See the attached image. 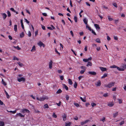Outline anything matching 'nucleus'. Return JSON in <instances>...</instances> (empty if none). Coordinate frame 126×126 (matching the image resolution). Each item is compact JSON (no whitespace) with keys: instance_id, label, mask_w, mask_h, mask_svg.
I'll return each mask as SVG.
<instances>
[{"instance_id":"f257e3e1","label":"nucleus","mask_w":126,"mask_h":126,"mask_svg":"<svg viewBox=\"0 0 126 126\" xmlns=\"http://www.w3.org/2000/svg\"><path fill=\"white\" fill-rule=\"evenodd\" d=\"M114 82H112L109 83L108 84H105L104 85V86L106 87L110 88L112 86L114 85Z\"/></svg>"},{"instance_id":"f03ea898","label":"nucleus","mask_w":126,"mask_h":126,"mask_svg":"<svg viewBox=\"0 0 126 126\" xmlns=\"http://www.w3.org/2000/svg\"><path fill=\"white\" fill-rule=\"evenodd\" d=\"M48 99V98L47 96H43L39 98V101H43L45 99Z\"/></svg>"},{"instance_id":"7ed1b4c3","label":"nucleus","mask_w":126,"mask_h":126,"mask_svg":"<svg viewBox=\"0 0 126 126\" xmlns=\"http://www.w3.org/2000/svg\"><path fill=\"white\" fill-rule=\"evenodd\" d=\"M20 112L22 113H24L26 112L28 113H29L30 112V111L26 109H22Z\"/></svg>"},{"instance_id":"20e7f679","label":"nucleus","mask_w":126,"mask_h":126,"mask_svg":"<svg viewBox=\"0 0 126 126\" xmlns=\"http://www.w3.org/2000/svg\"><path fill=\"white\" fill-rule=\"evenodd\" d=\"M37 45L39 46L40 47H41L43 46L44 47H45V45L41 41H40L37 43Z\"/></svg>"},{"instance_id":"39448f33","label":"nucleus","mask_w":126,"mask_h":126,"mask_svg":"<svg viewBox=\"0 0 126 126\" xmlns=\"http://www.w3.org/2000/svg\"><path fill=\"white\" fill-rule=\"evenodd\" d=\"M17 80L19 82H20L22 81H25V80L24 78V77H21L19 78L18 77H17Z\"/></svg>"},{"instance_id":"423d86ee","label":"nucleus","mask_w":126,"mask_h":126,"mask_svg":"<svg viewBox=\"0 0 126 126\" xmlns=\"http://www.w3.org/2000/svg\"><path fill=\"white\" fill-rule=\"evenodd\" d=\"M114 103L113 102H109L107 103V105L110 107H112L114 105Z\"/></svg>"},{"instance_id":"0eeeda50","label":"nucleus","mask_w":126,"mask_h":126,"mask_svg":"<svg viewBox=\"0 0 126 126\" xmlns=\"http://www.w3.org/2000/svg\"><path fill=\"white\" fill-rule=\"evenodd\" d=\"M53 62L51 60H50L49 63V68L51 69L52 68Z\"/></svg>"},{"instance_id":"6e6552de","label":"nucleus","mask_w":126,"mask_h":126,"mask_svg":"<svg viewBox=\"0 0 126 126\" xmlns=\"http://www.w3.org/2000/svg\"><path fill=\"white\" fill-rule=\"evenodd\" d=\"M88 73L90 74L93 75H95L96 74V72L94 71H89Z\"/></svg>"},{"instance_id":"1a4fd4ad","label":"nucleus","mask_w":126,"mask_h":126,"mask_svg":"<svg viewBox=\"0 0 126 126\" xmlns=\"http://www.w3.org/2000/svg\"><path fill=\"white\" fill-rule=\"evenodd\" d=\"M95 85L97 86H99L101 85V81L100 80H98L95 83Z\"/></svg>"},{"instance_id":"9d476101","label":"nucleus","mask_w":126,"mask_h":126,"mask_svg":"<svg viewBox=\"0 0 126 126\" xmlns=\"http://www.w3.org/2000/svg\"><path fill=\"white\" fill-rule=\"evenodd\" d=\"M89 121V120H85V121H84L82 122H81V124L82 125H83L85 124H86L87 123H88Z\"/></svg>"},{"instance_id":"9b49d317","label":"nucleus","mask_w":126,"mask_h":126,"mask_svg":"<svg viewBox=\"0 0 126 126\" xmlns=\"http://www.w3.org/2000/svg\"><path fill=\"white\" fill-rule=\"evenodd\" d=\"M1 15L2 16L3 19H5L7 16L6 14L5 13H1Z\"/></svg>"},{"instance_id":"f8f14e48","label":"nucleus","mask_w":126,"mask_h":126,"mask_svg":"<svg viewBox=\"0 0 126 126\" xmlns=\"http://www.w3.org/2000/svg\"><path fill=\"white\" fill-rule=\"evenodd\" d=\"M94 26L96 29H100L99 25L97 24H94Z\"/></svg>"},{"instance_id":"ddd939ff","label":"nucleus","mask_w":126,"mask_h":126,"mask_svg":"<svg viewBox=\"0 0 126 126\" xmlns=\"http://www.w3.org/2000/svg\"><path fill=\"white\" fill-rule=\"evenodd\" d=\"M118 114V112H116L113 114V117L114 118H115L117 116Z\"/></svg>"},{"instance_id":"4468645a","label":"nucleus","mask_w":126,"mask_h":126,"mask_svg":"<svg viewBox=\"0 0 126 126\" xmlns=\"http://www.w3.org/2000/svg\"><path fill=\"white\" fill-rule=\"evenodd\" d=\"M36 50L35 47V46H33L32 48L31 51L32 52H34Z\"/></svg>"},{"instance_id":"2eb2a0df","label":"nucleus","mask_w":126,"mask_h":126,"mask_svg":"<svg viewBox=\"0 0 126 126\" xmlns=\"http://www.w3.org/2000/svg\"><path fill=\"white\" fill-rule=\"evenodd\" d=\"M17 115L21 117H24L25 116V115H23L20 113H17Z\"/></svg>"},{"instance_id":"dca6fc26","label":"nucleus","mask_w":126,"mask_h":126,"mask_svg":"<svg viewBox=\"0 0 126 126\" xmlns=\"http://www.w3.org/2000/svg\"><path fill=\"white\" fill-rule=\"evenodd\" d=\"M80 98L83 102H86V98L85 97H84L83 99L82 97H80Z\"/></svg>"},{"instance_id":"f3484780","label":"nucleus","mask_w":126,"mask_h":126,"mask_svg":"<svg viewBox=\"0 0 126 126\" xmlns=\"http://www.w3.org/2000/svg\"><path fill=\"white\" fill-rule=\"evenodd\" d=\"M80 98L83 102H86V98L85 97H84L83 99L82 97H80Z\"/></svg>"},{"instance_id":"a211bd4d","label":"nucleus","mask_w":126,"mask_h":126,"mask_svg":"<svg viewBox=\"0 0 126 126\" xmlns=\"http://www.w3.org/2000/svg\"><path fill=\"white\" fill-rule=\"evenodd\" d=\"M100 68L102 71H106L107 69L106 68L102 67H100Z\"/></svg>"},{"instance_id":"6ab92c4d","label":"nucleus","mask_w":126,"mask_h":126,"mask_svg":"<svg viewBox=\"0 0 126 126\" xmlns=\"http://www.w3.org/2000/svg\"><path fill=\"white\" fill-rule=\"evenodd\" d=\"M17 63L18 64L19 66L20 67H22L23 65V64L22 63H21L20 62H17Z\"/></svg>"},{"instance_id":"aec40b11","label":"nucleus","mask_w":126,"mask_h":126,"mask_svg":"<svg viewBox=\"0 0 126 126\" xmlns=\"http://www.w3.org/2000/svg\"><path fill=\"white\" fill-rule=\"evenodd\" d=\"M62 91L61 89H59L57 91L56 93L57 94H59L62 93Z\"/></svg>"},{"instance_id":"412c9836","label":"nucleus","mask_w":126,"mask_h":126,"mask_svg":"<svg viewBox=\"0 0 126 126\" xmlns=\"http://www.w3.org/2000/svg\"><path fill=\"white\" fill-rule=\"evenodd\" d=\"M117 69L119 71H123L124 70V69L123 68H120L118 66L117 67Z\"/></svg>"},{"instance_id":"4be33fe9","label":"nucleus","mask_w":126,"mask_h":126,"mask_svg":"<svg viewBox=\"0 0 126 126\" xmlns=\"http://www.w3.org/2000/svg\"><path fill=\"white\" fill-rule=\"evenodd\" d=\"M14 30L15 32H17V26L16 25H14Z\"/></svg>"},{"instance_id":"5701e85b","label":"nucleus","mask_w":126,"mask_h":126,"mask_svg":"<svg viewBox=\"0 0 126 126\" xmlns=\"http://www.w3.org/2000/svg\"><path fill=\"white\" fill-rule=\"evenodd\" d=\"M4 123L3 122L0 121V126H4Z\"/></svg>"},{"instance_id":"b1692460","label":"nucleus","mask_w":126,"mask_h":126,"mask_svg":"<svg viewBox=\"0 0 126 126\" xmlns=\"http://www.w3.org/2000/svg\"><path fill=\"white\" fill-rule=\"evenodd\" d=\"M92 63L90 62H88V64L86 66H87L88 67L89 66H92Z\"/></svg>"},{"instance_id":"393cba45","label":"nucleus","mask_w":126,"mask_h":126,"mask_svg":"<svg viewBox=\"0 0 126 126\" xmlns=\"http://www.w3.org/2000/svg\"><path fill=\"white\" fill-rule=\"evenodd\" d=\"M108 17L109 21H112L113 20V19L110 16H108Z\"/></svg>"},{"instance_id":"a878e982","label":"nucleus","mask_w":126,"mask_h":126,"mask_svg":"<svg viewBox=\"0 0 126 126\" xmlns=\"http://www.w3.org/2000/svg\"><path fill=\"white\" fill-rule=\"evenodd\" d=\"M105 121V118L103 117L102 118H101L100 119V121H102L103 122H104Z\"/></svg>"},{"instance_id":"bb28decb","label":"nucleus","mask_w":126,"mask_h":126,"mask_svg":"<svg viewBox=\"0 0 126 126\" xmlns=\"http://www.w3.org/2000/svg\"><path fill=\"white\" fill-rule=\"evenodd\" d=\"M71 124V122H68L65 123V126H70Z\"/></svg>"},{"instance_id":"cd10ccee","label":"nucleus","mask_w":126,"mask_h":126,"mask_svg":"<svg viewBox=\"0 0 126 126\" xmlns=\"http://www.w3.org/2000/svg\"><path fill=\"white\" fill-rule=\"evenodd\" d=\"M63 87L66 90H68V87L65 84H63Z\"/></svg>"},{"instance_id":"c85d7f7f","label":"nucleus","mask_w":126,"mask_h":126,"mask_svg":"<svg viewBox=\"0 0 126 126\" xmlns=\"http://www.w3.org/2000/svg\"><path fill=\"white\" fill-rule=\"evenodd\" d=\"M68 81L69 84L71 85L72 84V82L70 79H68Z\"/></svg>"},{"instance_id":"c756f323","label":"nucleus","mask_w":126,"mask_h":126,"mask_svg":"<svg viewBox=\"0 0 126 126\" xmlns=\"http://www.w3.org/2000/svg\"><path fill=\"white\" fill-rule=\"evenodd\" d=\"M83 21L85 24H87V20L86 18H85L83 19Z\"/></svg>"},{"instance_id":"7c9ffc66","label":"nucleus","mask_w":126,"mask_h":126,"mask_svg":"<svg viewBox=\"0 0 126 126\" xmlns=\"http://www.w3.org/2000/svg\"><path fill=\"white\" fill-rule=\"evenodd\" d=\"M4 91L5 92V93L6 94V95L7 96V97L8 98H9L10 97H9V95H8V93L6 92V91L5 90H4Z\"/></svg>"},{"instance_id":"2f4dec72","label":"nucleus","mask_w":126,"mask_h":126,"mask_svg":"<svg viewBox=\"0 0 126 126\" xmlns=\"http://www.w3.org/2000/svg\"><path fill=\"white\" fill-rule=\"evenodd\" d=\"M95 41L97 43H101V41L100 40V39L98 38H97L95 40Z\"/></svg>"},{"instance_id":"473e14b6","label":"nucleus","mask_w":126,"mask_h":126,"mask_svg":"<svg viewBox=\"0 0 126 126\" xmlns=\"http://www.w3.org/2000/svg\"><path fill=\"white\" fill-rule=\"evenodd\" d=\"M66 115L65 114H64V115L63 116V120L65 121L66 120Z\"/></svg>"},{"instance_id":"72a5a7b5","label":"nucleus","mask_w":126,"mask_h":126,"mask_svg":"<svg viewBox=\"0 0 126 126\" xmlns=\"http://www.w3.org/2000/svg\"><path fill=\"white\" fill-rule=\"evenodd\" d=\"M13 60H16L18 61L19 60V59L17 58L16 56H14L13 57Z\"/></svg>"},{"instance_id":"f704fd0d","label":"nucleus","mask_w":126,"mask_h":126,"mask_svg":"<svg viewBox=\"0 0 126 126\" xmlns=\"http://www.w3.org/2000/svg\"><path fill=\"white\" fill-rule=\"evenodd\" d=\"M2 83L3 84L4 86H6V82H5L3 80V79H2V81H1Z\"/></svg>"},{"instance_id":"c9c22d12","label":"nucleus","mask_w":126,"mask_h":126,"mask_svg":"<svg viewBox=\"0 0 126 126\" xmlns=\"http://www.w3.org/2000/svg\"><path fill=\"white\" fill-rule=\"evenodd\" d=\"M117 66L115 65H114L112 66H111L110 67V68H117Z\"/></svg>"},{"instance_id":"e433bc0d","label":"nucleus","mask_w":126,"mask_h":126,"mask_svg":"<svg viewBox=\"0 0 126 126\" xmlns=\"http://www.w3.org/2000/svg\"><path fill=\"white\" fill-rule=\"evenodd\" d=\"M44 108H49V107L47 104H45L44 105Z\"/></svg>"},{"instance_id":"4c0bfd02","label":"nucleus","mask_w":126,"mask_h":126,"mask_svg":"<svg viewBox=\"0 0 126 126\" xmlns=\"http://www.w3.org/2000/svg\"><path fill=\"white\" fill-rule=\"evenodd\" d=\"M118 101L119 103V104H121L122 103V100L121 99H118Z\"/></svg>"},{"instance_id":"58836bf2","label":"nucleus","mask_w":126,"mask_h":126,"mask_svg":"<svg viewBox=\"0 0 126 126\" xmlns=\"http://www.w3.org/2000/svg\"><path fill=\"white\" fill-rule=\"evenodd\" d=\"M24 36V34L23 32L21 33L20 34V36L21 38L23 37Z\"/></svg>"},{"instance_id":"ea45409f","label":"nucleus","mask_w":126,"mask_h":126,"mask_svg":"<svg viewBox=\"0 0 126 126\" xmlns=\"http://www.w3.org/2000/svg\"><path fill=\"white\" fill-rule=\"evenodd\" d=\"M107 76V75L106 74H104L103 75L102 77V78H105V77H106Z\"/></svg>"},{"instance_id":"a19ab883","label":"nucleus","mask_w":126,"mask_h":126,"mask_svg":"<svg viewBox=\"0 0 126 126\" xmlns=\"http://www.w3.org/2000/svg\"><path fill=\"white\" fill-rule=\"evenodd\" d=\"M85 70H81L80 71V73L81 74H82L84 73V72H85Z\"/></svg>"},{"instance_id":"79ce46f5","label":"nucleus","mask_w":126,"mask_h":126,"mask_svg":"<svg viewBox=\"0 0 126 126\" xmlns=\"http://www.w3.org/2000/svg\"><path fill=\"white\" fill-rule=\"evenodd\" d=\"M27 34H28V36L29 37H30L31 36V33L30 31H28Z\"/></svg>"},{"instance_id":"37998d69","label":"nucleus","mask_w":126,"mask_h":126,"mask_svg":"<svg viewBox=\"0 0 126 126\" xmlns=\"http://www.w3.org/2000/svg\"><path fill=\"white\" fill-rule=\"evenodd\" d=\"M77 86V83L76 82H75L74 85V86L75 88H76Z\"/></svg>"},{"instance_id":"c03bdc74","label":"nucleus","mask_w":126,"mask_h":126,"mask_svg":"<svg viewBox=\"0 0 126 126\" xmlns=\"http://www.w3.org/2000/svg\"><path fill=\"white\" fill-rule=\"evenodd\" d=\"M14 47L17 49L18 50H20V48L18 46H17V47H15V46H14Z\"/></svg>"},{"instance_id":"a18cd8bd","label":"nucleus","mask_w":126,"mask_h":126,"mask_svg":"<svg viewBox=\"0 0 126 126\" xmlns=\"http://www.w3.org/2000/svg\"><path fill=\"white\" fill-rule=\"evenodd\" d=\"M91 106H92V107H94V106H95L96 105V104L94 103H92L91 104Z\"/></svg>"},{"instance_id":"49530a36","label":"nucleus","mask_w":126,"mask_h":126,"mask_svg":"<svg viewBox=\"0 0 126 126\" xmlns=\"http://www.w3.org/2000/svg\"><path fill=\"white\" fill-rule=\"evenodd\" d=\"M7 15H8V17H10L11 16V14H10V12L9 11H7Z\"/></svg>"},{"instance_id":"de8ad7c7","label":"nucleus","mask_w":126,"mask_h":126,"mask_svg":"<svg viewBox=\"0 0 126 126\" xmlns=\"http://www.w3.org/2000/svg\"><path fill=\"white\" fill-rule=\"evenodd\" d=\"M86 28L90 31H91L92 30L91 29V28L87 25H86Z\"/></svg>"},{"instance_id":"09e8293b","label":"nucleus","mask_w":126,"mask_h":126,"mask_svg":"<svg viewBox=\"0 0 126 126\" xmlns=\"http://www.w3.org/2000/svg\"><path fill=\"white\" fill-rule=\"evenodd\" d=\"M112 97L114 100L115 101L116 99V95H113L112 96Z\"/></svg>"},{"instance_id":"8fccbe9b","label":"nucleus","mask_w":126,"mask_h":126,"mask_svg":"<svg viewBox=\"0 0 126 126\" xmlns=\"http://www.w3.org/2000/svg\"><path fill=\"white\" fill-rule=\"evenodd\" d=\"M65 98H66V100H69V96L68 95H66V96Z\"/></svg>"},{"instance_id":"3c124183","label":"nucleus","mask_w":126,"mask_h":126,"mask_svg":"<svg viewBox=\"0 0 126 126\" xmlns=\"http://www.w3.org/2000/svg\"><path fill=\"white\" fill-rule=\"evenodd\" d=\"M9 112H11L13 114H14V113H16V110H15L14 111H9Z\"/></svg>"},{"instance_id":"603ef678","label":"nucleus","mask_w":126,"mask_h":126,"mask_svg":"<svg viewBox=\"0 0 126 126\" xmlns=\"http://www.w3.org/2000/svg\"><path fill=\"white\" fill-rule=\"evenodd\" d=\"M52 116L53 117L55 118H56L57 117L56 115L55 114V113H53V114L52 115Z\"/></svg>"},{"instance_id":"864d4df0","label":"nucleus","mask_w":126,"mask_h":126,"mask_svg":"<svg viewBox=\"0 0 126 126\" xmlns=\"http://www.w3.org/2000/svg\"><path fill=\"white\" fill-rule=\"evenodd\" d=\"M74 105L77 107H78L79 106V104L77 103H74Z\"/></svg>"},{"instance_id":"5fc2aeb1","label":"nucleus","mask_w":126,"mask_h":126,"mask_svg":"<svg viewBox=\"0 0 126 126\" xmlns=\"http://www.w3.org/2000/svg\"><path fill=\"white\" fill-rule=\"evenodd\" d=\"M77 17L76 16H75L74 17V20L76 22H77Z\"/></svg>"},{"instance_id":"6e6d98bb","label":"nucleus","mask_w":126,"mask_h":126,"mask_svg":"<svg viewBox=\"0 0 126 126\" xmlns=\"http://www.w3.org/2000/svg\"><path fill=\"white\" fill-rule=\"evenodd\" d=\"M96 50L97 51H98L99 50H100L101 49V48L100 47H97L96 48Z\"/></svg>"},{"instance_id":"4d7b16f0","label":"nucleus","mask_w":126,"mask_h":126,"mask_svg":"<svg viewBox=\"0 0 126 126\" xmlns=\"http://www.w3.org/2000/svg\"><path fill=\"white\" fill-rule=\"evenodd\" d=\"M108 94L107 93H106L105 94H104L103 95V96H104V97H106L108 96Z\"/></svg>"},{"instance_id":"13d9d810","label":"nucleus","mask_w":126,"mask_h":126,"mask_svg":"<svg viewBox=\"0 0 126 126\" xmlns=\"http://www.w3.org/2000/svg\"><path fill=\"white\" fill-rule=\"evenodd\" d=\"M60 79L61 80H63V79H64L63 76H60Z\"/></svg>"},{"instance_id":"bf43d9fd","label":"nucleus","mask_w":126,"mask_h":126,"mask_svg":"<svg viewBox=\"0 0 126 126\" xmlns=\"http://www.w3.org/2000/svg\"><path fill=\"white\" fill-rule=\"evenodd\" d=\"M112 4L113 5V6H114L116 8L117 7V5L116 3H113Z\"/></svg>"},{"instance_id":"052dcab7","label":"nucleus","mask_w":126,"mask_h":126,"mask_svg":"<svg viewBox=\"0 0 126 126\" xmlns=\"http://www.w3.org/2000/svg\"><path fill=\"white\" fill-rule=\"evenodd\" d=\"M124 69H126V64H123L122 66Z\"/></svg>"},{"instance_id":"680f3d73","label":"nucleus","mask_w":126,"mask_h":126,"mask_svg":"<svg viewBox=\"0 0 126 126\" xmlns=\"http://www.w3.org/2000/svg\"><path fill=\"white\" fill-rule=\"evenodd\" d=\"M80 68L81 69H83V70H86V67H85L82 66L80 67Z\"/></svg>"},{"instance_id":"e2e57ef3","label":"nucleus","mask_w":126,"mask_h":126,"mask_svg":"<svg viewBox=\"0 0 126 126\" xmlns=\"http://www.w3.org/2000/svg\"><path fill=\"white\" fill-rule=\"evenodd\" d=\"M124 123V121H122L120 123V126L122 125Z\"/></svg>"},{"instance_id":"0e129e2a","label":"nucleus","mask_w":126,"mask_h":126,"mask_svg":"<svg viewBox=\"0 0 126 126\" xmlns=\"http://www.w3.org/2000/svg\"><path fill=\"white\" fill-rule=\"evenodd\" d=\"M25 22L28 24H29L30 23V22L27 19H25Z\"/></svg>"},{"instance_id":"69168bd1","label":"nucleus","mask_w":126,"mask_h":126,"mask_svg":"<svg viewBox=\"0 0 126 126\" xmlns=\"http://www.w3.org/2000/svg\"><path fill=\"white\" fill-rule=\"evenodd\" d=\"M10 9L12 11L14 12H16V11L14 10V9L13 8H11Z\"/></svg>"},{"instance_id":"338daca9","label":"nucleus","mask_w":126,"mask_h":126,"mask_svg":"<svg viewBox=\"0 0 126 126\" xmlns=\"http://www.w3.org/2000/svg\"><path fill=\"white\" fill-rule=\"evenodd\" d=\"M61 102L60 101L59 103H56V104L58 106H60L61 105Z\"/></svg>"},{"instance_id":"774afa93","label":"nucleus","mask_w":126,"mask_h":126,"mask_svg":"<svg viewBox=\"0 0 126 126\" xmlns=\"http://www.w3.org/2000/svg\"><path fill=\"white\" fill-rule=\"evenodd\" d=\"M123 88L124 89L125 91H126V85H124Z\"/></svg>"}]
</instances>
